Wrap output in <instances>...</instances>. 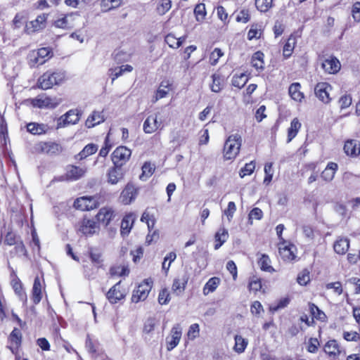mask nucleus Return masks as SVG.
Returning <instances> with one entry per match:
<instances>
[{
	"instance_id": "f257e3e1",
	"label": "nucleus",
	"mask_w": 360,
	"mask_h": 360,
	"mask_svg": "<svg viewBox=\"0 0 360 360\" xmlns=\"http://www.w3.org/2000/svg\"><path fill=\"white\" fill-rule=\"evenodd\" d=\"M11 316L13 321H15L19 327H13L7 337L6 348L15 356V360H21L20 351L22 346V330L27 328V323L11 310Z\"/></svg>"
},
{
	"instance_id": "f03ea898",
	"label": "nucleus",
	"mask_w": 360,
	"mask_h": 360,
	"mask_svg": "<svg viewBox=\"0 0 360 360\" xmlns=\"http://www.w3.org/2000/svg\"><path fill=\"white\" fill-rule=\"evenodd\" d=\"M11 247L13 248L9 250L8 257L10 259L20 257L22 256L27 257L28 252L26 246L19 236L12 228H9L6 232L1 231L0 246Z\"/></svg>"
},
{
	"instance_id": "7ed1b4c3",
	"label": "nucleus",
	"mask_w": 360,
	"mask_h": 360,
	"mask_svg": "<svg viewBox=\"0 0 360 360\" xmlns=\"http://www.w3.org/2000/svg\"><path fill=\"white\" fill-rule=\"evenodd\" d=\"M63 150V146L57 141H41L34 145L33 153L37 155L56 157L61 155Z\"/></svg>"
},
{
	"instance_id": "20e7f679",
	"label": "nucleus",
	"mask_w": 360,
	"mask_h": 360,
	"mask_svg": "<svg viewBox=\"0 0 360 360\" xmlns=\"http://www.w3.org/2000/svg\"><path fill=\"white\" fill-rule=\"evenodd\" d=\"M65 77V72L61 70H48L39 77L37 85L41 89H49L55 85L60 84Z\"/></svg>"
},
{
	"instance_id": "39448f33",
	"label": "nucleus",
	"mask_w": 360,
	"mask_h": 360,
	"mask_svg": "<svg viewBox=\"0 0 360 360\" xmlns=\"http://www.w3.org/2000/svg\"><path fill=\"white\" fill-rule=\"evenodd\" d=\"M242 138L238 134L230 135L225 141L223 148V157L226 160H234L240 153Z\"/></svg>"
},
{
	"instance_id": "423d86ee",
	"label": "nucleus",
	"mask_w": 360,
	"mask_h": 360,
	"mask_svg": "<svg viewBox=\"0 0 360 360\" xmlns=\"http://www.w3.org/2000/svg\"><path fill=\"white\" fill-rule=\"evenodd\" d=\"M100 231V225L94 219L84 216L76 225V231L78 234L86 238L92 237L98 234Z\"/></svg>"
},
{
	"instance_id": "0eeeda50",
	"label": "nucleus",
	"mask_w": 360,
	"mask_h": 360,
	"mask_svg": "<svg viewBox=\"0 0 360 360\" xmlns=\"http://www.w3.org/2000/svg\"><path fill=\"white\" fill-rule=\"evenodd\" d=\"M278 254L284 262H295L297 257V248L290 240H285L277 244Z\"/></svg>"
},
{
	"instance_id": "6e6552de",
	"label": "nucleus",
	"mask_w": 360,
	"mask_h": 360,
	"mask_svg": "<svg viewBox=\"0 0 360 360\" xmlns=\"http://www.w3.org/2000/svg\"><path fill=\"white\" fill-rule=\"evenodd\" d=\"M61 103V99L56 97H49L45 95H40L34 98H29L25 101V104L39 108H46L49 109L55 108Z\"/></svg>"
},
{
	"instance_id": "1a4fd4ad",
	"label": "nucleus",
	"mask_w": 360,
	"mask_h": 360,
	"mask_svg": "<svg viewBox=\"0 0 360 360\" xmlns=\"http://www.w3.org/2000/svg\"><path fill=\"white\" fill-rule=\"evenodd\" d=\"M167 124V119L162 114H150L143 123V131L151 134L162 129Z\"/></svg>"
},
{
	"instance_id": "9d476101",
	"label": "nucleus",
	"mask_w": 360,
	"mask_h": 360,
	"mask_svg": "<svg viewBox=\"0 0 360 360\" xmlns=\"http://www.w3.org/2000/svg\"><path fill=\"white\" fill-rule=\"evenodd\" d=\"M141 221L147 224L148 233L146 238V244L150 245L153 243H156L160 238V233L158 230H153L155 218L153 214L145 211L141 217Z\"/></svg>"
},
{
	"instance_id": "9b49d317",
	"label": "nucleus",
	"mask_w": 360,
	"mask_h": 360,
	"mask_svg": "<svg viewBox=\"0 0 360 360\" xmlns=\"http://www.w3.org/2000/svg\"><path fill=\"white\" fill-rule=\"evenodd\" d=\"M46 283L42 276H36L31 290V300L34 305H37L42 300L44 295L46 296Z\"/></svg>"
},
{
	"instance_id": "f8f14e48",
	"label": "nucleus",
	"mask_w": 360,
	"mask_h": 360,
	"mask_svg": "<svg viewBox=\"0 0 360 360\" xmlns=\"http://www.w3.org/2000/svg\"><path fill=\"white\" fill-rule=\"evenodd\" d=\"M127 295V291L122 285V281H119L114 284L105 293L106 299L111 304L122 303Z\"/></svg>"
},
{
	"instance_id": "ddd939ff",
	"label": "nucleus",
	"mask_w": 360,
	"mask_h": 360,
	"mask_svg": "<svg viewBox=\"0 0 360 360\" xmlns=\"http://www.w3.org/2000/svg\"><path fill=\"white\" fill-rule=\"evenodd\" d=\"M153 283V280L150 278H146L139 283L136 288L133 290L131 302L138 303L140 301L145 300L152 289Z\"/></svg>"
},
{
	"instance_id": "4468645a",
	"label": "nucleus",
	"mask_w": 360,
	"mask_h": 360,
	"mask_svg": "<svg viewBox=\"0 0 360 360\" xmlns=\"http://www.w3.org/2000/svg\"><path fill=\"white\" fill-rule=\"evenodd\" d=\"M131 153V150L124 146L117 147L111 154L112 165L124 167L129 161Z\"/></svg>"
},
{
	"instance_id": "2eb2a0df",
	"label": "nucleus",
	"mask_w": 360,
	"mask_h": 360,
	"mask_svg": "<svg viewBox=\"0 0 360 360\" xmlns=\"http://www.w3.org/2000/svg\"><path fill=\"white\" fill-rule=\"evenodd\" d=\"M139 192V188L132 181H129L120 193V201L124 205H129L136 199Z\"/></svg>"
},
{
	"instance_id": "dca6fc26",
	"label": "nucleus",
	"mask_w": 360,
	"mask_h": 360,
	"mask_svg": "<svg viewBox=\"0 0 360 360\" xmlns=\"http://www.w3.org/2000/svg\"><path fill=\"white\" fill-rule=\"evenodd\" d=\"M117 213L115 210L109 206L101 207L95 216L97 223L108 228L115 220Z\"/></svg>"
},
{
	"instance_id": "f3484780",
	"label": "nucleus",
	"mask_w": 360,
	"mask_h": 360,
	"mask_svg": "<svg viewBox=\"0 0 360 360\" xmlns=\"http://www.w3.org/2000/svg\"><path fill=\"white\" fill-rule=\"evenodd\" d=\"M73 205L81 211H91L99 207V202L94 196H82L74 201Z\"/></svg>"
},
{
	"instance_id": "a211bd4d",
	"label": "nucleus",
	"mask_w": 360,
	"mask_h": 360,
	"mask_svg": "<svg viewBox=\"0 0 360 360\" xmlns=\"http://www.w3.org/2000/svg\"><path fill=\"white\" fill-rule=\"evenodd\" d=\"M86 167H81L75 165H68L65 169V173L61 176V179L66 181H75L82 178L86 173Z\"/></svg>"
},
{
	"instance_id": "6ab92c4d",
	"label": "nucleus",
	"mask_w": 360,
	"mask_h": 360,
	"mask_svg": "<svg viewBox=\"0 0 360 360\" xmlns=\"http://www.w3.org/2000/svg\"><path fill=\"white\" fill-rule=\"evenodd\" d=\"M126 169L124 167L112 165L106 172V181L110 185H116L124 180Z\"/></svg>"
},
{
	"instance_id": "aec40b11",
	"label": "nucleus",
	"mask_w": 360,
	"mask_h": 360,
	"mask_svg": "<svg viewBox=\"0 0 360 360\" xmlns=\"http://www.w3.org/2000/svg\"><path fill=\"white\" fill-rule=\"evenodd\" d=\"M189 281V275L187 272L176 276L172 281V292L176 296L182 295L188 285Z\"/></svg>"
},
{
	"instance_id": "412c9836",
	"label": "nucleus",
	"mask_w": 360,
	"mask_h": 360,
	"mask_svg": "<svg viewBox=\"0 0 360 360\" xmlns=\"http://www.w3.org/2000/svg\"><path fill=\"white\" fill-rule=\"evenodd\" d=\"M11 285L15 295L22 301L27 302V296L21 280L14 271L11 274Z\"/></svg>"
},
{
	"instance_id": "4be33fe9",
	"label": "nucleus",
	"mask_w": 360,
	"mask_h": 360,
	"mask_svg": "<svg viewBox=\"0 0 360 360\" xmlns=\"http://www.w3.org/2000/svg\"><path fill=\"white\" fill-rule=\"evenodd\" d=\"M182 335V330L179 324L174 325L170 331L169 335L166 338L167 351L174 349L179 343Z\"/></svg>"
},
{
	"instance_id": "5701e85b",
	"label": "nucleus",
	"mask_w": 360,
	"mask_h": 360,
	"mask_svg": "<svg viewBox=\"0 0 360 360\" xmlns=\"http://www.w3.org/2000/svg\"><path fill=\"white\" fill-rule=\"evenodd\" d=\"M85 348L88 353L94 358L98 357L102 353L101 345L98 340L90 334H87L86 337Z\"/></svg>"
},
{
	"instance_id": "b1692460",
	"label": "nucleus",
	"mask_w": 360,
	"mask_h": 360,
	"mask_svg": "<svg viewBox=\"0 0 360 360\" xmlns=\"http://www.w3.org/2000/svg\"><path fill=\"white\" fill-rule=\"evenodd\" d=\"M323 351L333 360L338 359L342 353L340 345L335 339L328 340L323 346Z\"/></svg>"
},
{
	"instance_id": "393cba45",
	"label": "nucleus",
	"mask_w": 360,
	"mask_h": 360,
	"mask_svg": "<svg viewBox=\"0 0 360 360\" xmlns=\"http://www.w3.org/2000/svg\"><path fill=\"white\" fill-rule=\"evenodd\" d=\"M136 220V215L133 212L126 213L120 224V234L122 237L127 236L131 232Z\"/></svg>"
},
{
	"instance_id": "a878e982",
	"label": "nucleus",
	"mask_w": 360,
	"mask_h": 360,
	"mask_svg": "<svg viewBox=\"0 0 360 360\" xmlns=\"http://www.w3.org/2000/svg\"><path fill=\"white\" fill-rule=\"evenodd\" d=\"M343 150L347 155L357 158L360 155V142L354 139H347L345 142Z\"/></svg>"
},
{
	"instance_id": "bb28decb",
	"label": "nucleus",
	"mask_w": 360,
	"mask_h": 360,
	"mask_svg": "<svg viewBox=\"0 0 360 360\" xmlns=\"http://www.w3.org/2000/svg\"><path fill=\"white\" fill-rule=\"evenodd\" d=\"M257 264L262 271L274 273L276 269L271 265V260L269 256L265 253H257Z\"/></svg>"
},
{
	"instance_id": "cd10ccee",
	"label": "nucleus",
	"mask_w": 360,
	"mask_h": 360,
	"mask_svg": "<svg viewBox=\"0 0 360 360\" xmlns=\"http://www.w3.org/2000/svg\"><path fill=\"white\" fill-rule=\"evenodd\" d=\"M47 20L46 14H41L32 21H30L25 26V30L27 33L34 32L43 29L46 26V21Z\"/></svg>"
},
{
	"instance_id": "c85d7f7f",
	"label": "nucleus",
	"mask_w": 360,
	"mask_h": 360,
	"mask_svg": "<svg viewBox=\"0 0 360 360\" xmlns=\"http://www.w3.org/2000/svg\"><path fill=\"white\" fill-rule=\"evenodd\" d=\"M321 67L326 72L335 74L340 70L341 65L340 61L336 58L329 56L322 61Z\"/></svg>"
},
{
	"instance_id": "c756f323",
	"label": "nucleus",
	"mask_w": 360,
	"mask_h": 360,
	"mask_svg": "<svg viewBox=\"0 0 360 360\" xmlns=\"http://www.w3.org/2000/svg\"><path fill=\"white\" fill-rule=\"evenodd\" d=\"M350 241L347 237L338 236L333 243V250L335 253L343 255L349 248Z\"/></svg>"
},
{
	"instance_id": "7c9ffc66",
	"label": "nucleus",
	"mask_w": 360,
	"mask_h": 360,
	"mask_svg": "<svg viewBox=\"0 0 360 360\" xmlns=\"http://www.w3.org/2000/svg\"><path fill=\"white\" fill-rule=\"evenodd\" d=\"M308 307L309 314L314 321L316 320L321 323H326L328 321L327 315L316 304L309 302H308Z\"/></svg>"
},
{
	"instance_id": "2f4dec72",
	"label": "nucleus",
	"mask_w": 360,
	"mask_h": 360,
	"mask_svg": "<svg viewBox=\"0 0 360 360\" xmlns=\"http://www.w3.org/2000/svg\"><path fill=\"white\" fill-rule=\"evenodd\" d=\"M26 129L30 134L37 136L46 134L50 130V127L48 124L37 122H30L27 124Z\"/></svg>"
},
{
	"instance_id": "473e14b6",
	"label": "nucleus",
	"mask_w": 360,
	"mask_h": 360,
	"mask_svg": "<svg viewBox=\"0 0 360 360\" xmlns=\"http://www.w3.org/2000/svg\"><path fill=\"white\" fill-rule=\"evenodd\" d=\"M338 169V165L336 162H329L321 172V178L326 182H330L334 179Z\"/></svg>"
},
{
	"instance_id": "72a5a7b5",
	"label": "nucleus",
	"mask_w": 360,
	"mask_h": 360,
	"mask_svg": "<svg viewBox=\"0 0 360 360\" xmlns=\"http://www.w3.org/2000/svg\"><path fill=\"white\" fill-rule=\"evenodd\" d=\"M98 149L96 144L91 143L86 145L83 149L74 156V159L77 161H82L90 155L95 154Z\"/></svg>"
},
{
	"instance_id": "f704fd0d",
	"label": "nucleus",
	"mask_w": 360,
	"mask_h": 360,
	"mask_svg": "<svg viewBox=\"0 0 360 360\" xmlns=\"http://www.w3.org/2000/svg\"><path fill=\"white\" fill-rule=\"evenodd\" d=\"M130 269L127 264H115L110 267L109 274L111 277H126L129 275Z\"/></svg>"
},
{
	"instance_id": "c9c22d12",
	"label": "nucleus",
	"mask_w": 360,
	"mask_h": 360,
	"mask_svg": "<svg viewBox=\"0 0 360 360\" xmlns=\"http://www.w3.org/2000/svg\"><path fill=\"white\" fill-rule=\"evenodd\" d=\"M10 143L8 130L4 114H0V143L5 148Z\"/></svg>"
},
{
	"instance_id": "e433bc0d",
	"label": "nucleus",
	"mask_w": 360,
	"mask_h": 360,
	"mask_svg": "<svg viewBox=\"0 0 360 360\" xmlns=\"http://www.w3.org/2000/svg\"><path fill=\"white\" fill-rule=\"evenodd\" d=\"M328 84L325 82L319 83L314 88V91L316 97H318L323 103H328L330 101L329 94L328 92Z\"/></svg>"
},
{
	"instance_id": "4c0bfd02",
	"label": "nucleus",
	"mask_w": 360,
	"mask_h": 360,
	"mask_svg": "<svg viewBox=\"0 0 360 360\" xmlns=\"http://www.w3.org/2000/svg\"><path fill=\"white\" fill-rule=\"evenodd\" d=\"M229 238L228 230L221 227L214 234V249H219Z\"/></svg>"
},
{
	"instance_id": "58836bf2",
	"label": "nucleus",
	"mask_w": 360,
	"mask_h": 360,
	"mask_svg": "<svg viewBox=\"0 0 360 360\" xmlns=\"http://www.w3.org/2000/svg\"><path fill=\"white\" fill-rule=\"evenodd\" d=\"M234 341L233 351L237 354L243 353L248 345V340L240 335H236L234 336Z\"/></svg>"
},
{
	"instance_id": "ea45409f",
	"label": "nucleus",
	"mask_w": 360,
	"mask_h": 360,
	"mask_svg": "<svg viewBox=\"0 0 360 360\" xmlns=\"http://www.w3.org/2000/svg\"><path fill=\"white\" fill-rule=\"evenodd\" d=\"M221 280L219 277L214 276L210 278L205 284L202 288V293L204 295H207L210 293L214 292L220 285Z\"/></svg>"
},
{
	"instance_id": "a19ab883",
	"label": "nucleus",
	"mask_w": 360,
	"mask_h": 360,
	"mask_svg": "<svg viewBox=\"0 0 360 360\" xmlns=\"http://www.w3.org/2000/svg\"><path fill=\"white\" fill-rule=\"evenodd\" d=\"M172 82L169 80H163L160 83L155 94V101L165 98L172 89Z\"/></svg>"
},
{
	"instance_id": "79ce46f5",
	"label": "nucleus",
	"mask_w": 360,
	"mask_h": 360,
	"mask_svg": "<svg viewBox=\"0 0 360 360\" xmlns=\"http://www.w3.org/2000/svg\"><path fill=\"white\" fill-rule=\"evenodd\" d=\"M302 127V124L299 121L297 117L294 118L291 122L290 126L288 129V138L287 143H290L292 140L295 138L298 131Z\"/></svg>"
},
{
	"instance_id": "37998d69",
	"label": "nucleus",
	"mask_w": 360,
	"mask_h": 360,
	"mask_svg": "<svg viewBox=\"0 0 360 360\" xmlns=\"http://www.w3.org/2000/svg\"><path fill=\"white\" fill-rule=\"evenodd\" d=\"M248 288L250 292L252 291L254 293H257L261 290L263 293H265V290L262 289V278L256 275L249 278Z\"/></svg>"
},
{
	"instance_id": "c03bdc74",
	"label": "nucleus",
	"mask_w": 360,
	"mask_h": 360,
	"mask_svg": "<svg viewBox=\"0 0 360 360\" xmlns=\"http://www.w3.org/2000/svg\"><path fill=\"white\" fill-rule=\"evenodd\" d=\"M301 85L298 82L292 83L290 85L288 92L290 97L295 101L301 102L304 98V94L300 91Z\"/></svg>"
},
{
	"instance_id": "a18cd8bd",
	"label": "nucleus",
	"mask_w": 360,
	"mask_h": 360,
	"mask_svg": "<svg viewBox=\"0 0 360 360\" xmlns=\"http://www.w3.org/2000/svg\"><path fill=\"white\" fill-rule=\"evenodd\" d=\"M157 325V320L154 317L148 318L143 323L142 328V335L146 338L150 335L154 330Z\"/></svg>"
},
{
	"instance_id": "49530a36",
	"label": "nucleus",
	"mask_w": 360,
	"mask_h": 360,
	"mask_svg": "<svg viewBox=\"0 0 360 360\" xmlns=\"http://www.w3.org/2000/svg\"><path fill=\"white\" fill-rule=\"evenodd\" d=\"M89 257L91 263L98 269L103 266V259L102 258V254L97 250L90 248L88 251Z\"/></svg>"
},
{
	"instance_id": "de8ad7c7",
	"label": "nucleus",
	"mask_w": 360,
	"mask_h": 360,
	"mask_svg": "<svg viewBox=\"0 0 360 360\" xmlns=\"http://www.w3.org/2000/svg\"><path fill=\"white\" fill-rule=\"evenodd\" d=\"M52 56V52L50 48L44 47L38 49L37 56L34 60L35 62L39 65H42L45 61Z\"/></svg>"
},
{
	"instance_id": "09e8293b",
	"label": "nucleus",
	"mask_w": 360,
	"mask_h": 360,
	"mask_svg": "<svg viewBox=\"0 0 360 360\" xmlns=\"http://www.w3.org/2000/svg\"><path fill=\"white\" fill-rule=\"evenodd\" d=\"M212 83L211 84V90L213 92H219L224 86V77L219 73H214L212 76Z\"/></svg>"
},
{
	"instance_id": "8fccbe9b",
	"label": "nucleus",
	"mask_w": 360,
	"mask_h": 360,
	"mask_svg": "<svg viewBox=\"0 0 360 360\" xmlns=\"http://www.w3.org/2000/svg\"><path fill=\"white\" fill-rule=\"evenodd\" d=\"M310 274L308 268L303 269L297 276V283L301 286H307L311 282Z\"/></svg>"
},
{
	"instance_id": "3c124183",
	"label": "nucleus",
	"mask_w": 360,
	"mask_h": 360,
	"mask_svg": "<svg viewBox=\"0 0 360 360\" xmlns=\"http://www.w3.org/2000/svg\"><path fill=\"white\" fill-rule=\"evenodd\" d=\"M105 118L103 114H90L85 122L87 128H92L103 122Z\"/></svg>"
},
{
	"instance_id": "603ef678",
	"label": "nucleus",
	"mask_w": 360,
	"mask_h": 360,
	"mask_svg": "<svg viewBox=\"0 0 360 360\" xmlns=\"http://www.w3.org/2000/svg\"><path fill=\"white\" fill-rule=\"evenodd\" d=\"M176 254L174 251L169 252L164 257L162 264V269L165 271V275H167L172 263L176 259Z\"/></svg>"
},
{
	"instance_id": "864d4df0",
	"label": "nucleus",
	"mask_w": 360,
	"mask_h": 360,
	"mask_svg": "<svg viewBox=\"0 0 360 360\" xmlns=\"http://www.w3.org/2000/svg\"><path fill=\"white\" fill-rule=\"evenodd\" d=\"M320 346V341L316 338L311 337L306 342V349L311 354H316L319 351Z\"/></svg>"
},
{
	"instance_id": "5fc2aeb1",
	"label": "nucleus",
	"mask_w": 360,
	"mask_h": 360,
	"mask_svg": "<svg viewBox=\"0 0 360 360\" xmlns=\"http://www.w3.org/2000/svg\"><path fill=\"white\" fill-rule=\"evenodd\" d=\"M264 54L262 52L257 51L255 53L251 59V65L257 70H262L264 69Z\"/></svg>"
},
{
	"instance_id": "6e6d98bb",
	"label": "nucleus",
	"mask_w": 360,
	"mask_h": 360,
	"mask_svg": "<svg viewBox=\"0 0 360 360\" xmlns=\"http://www.w3.org/2000/svg\"><path fill=\"white\" fill-rule=\"evenodd\" d=\"M31 236L32 240L30 243V246L33 252H36L39 254L41 251V244L39 238L34 228L31 230Z\"/></svg>"
},
{
	"instance_id": "4d7b16f0",
	"label": "nucleus",
	"mask_w": 360,
	"mask_h": 360,
	"mask_svg": "<svg viewBox=\"0 0 360 360\" xmlns=\"http://www.w3.org/2000/svg\"><path fill=\"white\" fill-rule=\"evenodd\" d=\"M264 178L263 180V184L266 186H268L272 181L273 176H274V169H273V163L267 162L264 165Z\"/></svg>"
},
{
	"instance_id": "13d9d810",
	"label": "nucleus",
	"mask_w": 360,
	"mask_h": 360,
	"mask_svg": "<svg viewBox=\"0 0 360 360\" xmlns=\"http://www.w3.org/2000/svg\"><path fill=\"white\" fill-rule=\"evenodd\" d=\"M295 44V39L293 37H290L285 44L283 49V55L285 58H288L294 49Z\"/></svg>"
},
{
	"instance_id": "bf43d9fd",
	"label": "nucleus",
	"mask_w": 360,
	"mask_h": 360,
	"mask_svg": "<svg viewBox=\"0 0 360 360\" xmlns=\"http://www.w3.org/2000/svg\"><path fill=\"white\" fill-rule=\"evenodd\" d=\"M342 338L347 342H354L360 345V329L359 331H344Z\"/></svg>"
},
{
	"instance_id": "052dcab7",
	"label": "nucleus",
	"mask_w": 360,
	"mask_h": 360,
	"mask_svg": "<svg viewBox=\"0 0 360 360\" xmlns=\"http://www.w3.org/2000/svg\"><path fill=\"white\" fill-rule=\"evenodd\" d=\"M326 290H332L333 292L340 296L343 292L342 284L340 281L330 282L325 285Z\"/></svg>"
},
{
	"instance_id": "680f3d73",
	"label": "nucleus",
	"mask_w": 360,
	"mask_h": 360,
	"mask_svg": "<svg viewBox=\"0 0 360 360\" xmlns=\"http://www.w3.org/2000/svg\"><path fill=\"white\" fill-rule=\"evenodd\" d=\"M290 299L289 297H282L280 300H278L275 304L270 306L269 310L272 313H274L278 311L279 309L286 307L290 304Z\"/></svg>"
},
{
	"instance_id": "e2e57ef3",
	"label": "nucleus",
	"mask_w": 360,
	"mask_h": 360,
	"mask_svg": "<svg viewBox=\"0 0 360 360\" xmlns=\"http://www.w3.org/2000/svg\"><path fill=\"white\" fill-rule=\"evenodd\" d=\"M255 169V162L250 161L248 163H246L239 172V175L241 178H243L246 176L251 175Z\"/></svg>"
},
{
	"instance_id": "0e129e2a",
	"label": "nucleus",
	"mask_w": 360,
	"mask_h": 360,
	"mask_svg": "<svg viewBox=\"0 0 360 360\" xmlns=\"http://www.w3.org/2000/svg\"><path fill=\"white\" fill-rule=\"evenodd\" d=\"M194 14L198 22H202L207 14L205 5L204 4H198L194 8Z\"/></svg>"
},
{
	"instance_id": "69168bd1",
	"label": "nucleus",
	"mask_w": 360,
	"mask_h": 360,
	"mask_svg": "<svg viewBox=\"0 0 360 360\" xmlns=\"http://www.w3.org/2000/svg\"><path fill=\"white\" fill-rule=\"evenodd\" d=\"M81 115L82 114H63L60 117V120L64 122V125L70 124H74L79 120Z\"/></svg>"
},
{
	"instance_id": "338daca9",
	"label": "nucleus",
	"mask_w": 360,
	"mask_h": 360,
	"mask_svg": "<svg viewBox=\"0 0 360 360\" xmlns=\"http://www.w3.org/2000/svg\"><path fill=\"white\" fill-rule=\"evenodd\" d=\"M247 82L248 77L244 73H242L240 75H234L232 78L233 86L239 89L243 87Z\"/></svg>"
},
{
	"instance_id": "774afa93",
	"label": "nucleus",
	"mask_w": 360,
	"mask_h": 360,
	"mask_svg": "<svg viewBox=\"0 0 360 360\" xmlns=\"http://www.w3.org/2000/svg\"><path fill=\"white\" fill-rule=\"evenodd\" d=\"M170 300V293L167 288H164L160 290L158 297V300L160 304H167L169 302Z\"/></svg>"
}]
</instances>
